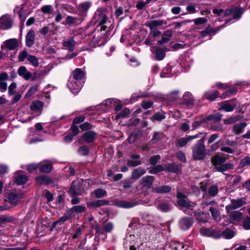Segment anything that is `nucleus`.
<instances>
[{"mask_svg":"<svg viewBox=\"0 0 250 250\" xmlns=\"http://www.w3.org/2000/svg\"><path fill=\"white\" fill-rule=\"evenodd\" d=\"M201 234L205 236H210L214 238H219L220 237V234L216 232L212 229L202 228L200 230Z\"/></svg>","mask_w":250,"mask_h":250,"instance_id":"2eb2a0df","label":"nucleus"},{"mask_svg":"<svg viewBox=\"0 0 250 250\" xmlns=\"http://www.w3.org/2000/svg\"><path fill=\"white\" fill-rule=\"evenodd\" d=\"M4 44L9 50H13L18 47V41L16 39H10L4 42Z\"/></svg>","mask_w":250,"mask_h":250,"instance_id":"412c9836","label":"nucleus"},{"mask_svg":"<svg viewBox=\"0 0 250 250\" xmlns=\"http://www.w3.org/2000/svg\"><path fill=\"white\" fill-rule=\"evenodd\" d=\"M85 120V117L83 115L76 117L73 122V124H78L83 122Z\"/></svg>","mask_w":250,"mask_h":250,"instance_id":"338daca9","label":"nucleus"},{"mask_svg":"<svg viewBox=\"0 0 250 250\" xmlns=\"http://www.w3.org/2000/svg\"><path fill=\"white\" fill-rule=\"evenodd\" d=\"M24 4L17 6L14 10L15 13H17L18 14L19 18L22 21H23L25 19V17L23 15V9L24 8Z\"/></svg>","mask_w":250,"mask_h":250,"instance_id":"c9c22d12","label":"nucleus"},{"mask_svg":"<svg viewBox=\"0 0 250 250\" xmlns=\"http://www.w3.org/2000/svg\"><path fill=\"white\" fill-rule=\"evenodd\" d=\"M106 193V191L103 189H97L95 190L93 192L95 197L98 198L104 196Z\"/></svg>","mask_w":250,"mask_h":250,"instance_id":"8fccbe9b","label":"nucleus"},{"mask_svg":"<svg viewBox=\"0 0 250 250\" xmlns=\"http://www.w3.org/2000/svg\"><path fill=\"white\" fill-rule=\"evenodd\" d=\"M115 206L118 207L129 208L138 205L137 202H130L125 201H118L115 203Z\"/></svg>","mask_w":250,"mask_h":250,"instance_id":"f3484780","label":"nucleus"},{"mask_svg":"<svg viewBox=\"0 0 250 250\" xmlns=\"http://www.w3.org/2000/svg\"><path fill=\"white\" fill-rule=\"evenodd\" d=\"M21 171H18V175L16 179V182L18 185H22L27 181V177L25 175L21 174Z\"/></svg>","mask_w":250,"mask_h":250,"instance_id":"f704fd0d","label":"nucleus"},{"mask_svg":"<svg viewBox=\"0 0 250 250\" xmlns=\"http://www.w3.org/2000/svg\"><path fill=\"white\" fill-rule=\"evenodd\" d=\"M141 164V161L140 160H130L127 161V164L129 166L135 167L140 165Z\"/></svg>","mask_w":250,"mask_h":250,"instance_id":"680f3d73","label":"nucleus"},{"mask_svg":"<svg viewBox=\"0 0 250 250\" xmlns=\"http://www.w3.org/2000/svg\"><path fill=\"white\" fill-rule=\"evenodd\" d=\"M247 124L245 122H241L235 125L233 128V131L235 134H240L243 132Z\"/></svg>","mask_w":250,"mask_h":250,"instance_id":"7c9ffc66","label":"nucleus"},{"mask_svg":"<svg viewBox=\"0 0 250 250\" xmlns=\"http://www.w3.org/2000/svg\"><path fill=\"white\" fill-rule=\"evenodd\" d=\"M243 217V213L238 211L231 212L229 215V219L232 223L240 221Z\"/></svg>","mask_w":250,"mask_h":250,"instance_id":"a878e982","label":"nucleus"},{"mask_svg":"<svg viewBox=\"0 0 250 250\" xmlns=\"http://www.w3.org/2000/svg\"><path fill=\"white\" fill-rule=\"evenodd\" d=\"M218 192V188L216 186H211L208 189V194L211 196H215Z\"/></svg>","mask_w":250,"mask_h":250,"instance_id":"864d4df0","label":"nucleus"},{"mask_svg":"<svg viewBox=\"0 0 250 250\" xmlns=\"http://www.w3.org/2000/svg\"><path fill=\"white\" fill-rule=\"evenodd\" d=\"M177 197L178 199V203L179 206L187 208L186 213L190 214V212L188 210H191L196 204L194 203L188 202L186 196L182 193L178 192L177 194Z\"/></svg>","mask_w":250,"mask_h":250,"instance_id":"20e7f679","label":"nucleus"},{"mask_svg":"<svg viewBox=\"0 0 250 250\" xmlns=\"http://www.w3.org/2000/svg\"><path fill=\"white\" fill-rule=\"evenodd\" d=\"M205 146L198 144L193 148V156L195 159H203L206 156Z\"/></svg>","mask_w":250,"mask_h":250,"instance_id":"423d86ee","label":"nucleus"},{"mask_svg":"<svg viewBox=\"0 0 250 250\" xmlns=\"http://www.w3.org/2000/svg\"><path fill=\"white\" fill-rule=\"evenodd\" d=\"M222 116L218 113L210 115L205 120L206 122L212 121L213 122H218L221 120Z\"/></svg>","mask_w":250,"mask_h":250,"instance_id":"a19ab883","label":"nucleus"},{"mask_svg":"<svg viewBox=\"0 0 250 250\" xmlns=\"http://www.w3.org/2000/svg\"><path fill=\"white\" fill-rule=\"evenodd\" d=\"M151 51L152 52L155 53L156 58L158 60H162L165 56V53L164 51L159 48L152 46L151 47Z\"/></svg>","mask_w":250,"mask_h":250,"instance_id":"393cba45","label":"nucleus"},{"mask_svg":"<svg viewBox=\"0 0 250 250\" xmlns=\"http://www.w3.org/2000/svg\"><path fill=\"white\" fill-rule=\"evenodd\" d=\"M36 181L38 183L40 184H46L48 181V178L46 176H41L36 178Z\"/></svg>","mask_w":250,"mask_h":250,"instance_id":"13d9d810","label":"nucleus"},{"mask_svg":"<svg viewBox=\"0 0 250 250\" xmlns=\"http://www.w3.org/2000/svg\"><path fill=\"white\" fill-rule=\"evenodd\" d=\"M28 56L29 55H28L27 51L25 50H23L20 52L18 56V59L19 61L23 62L25 58H27V59Z\"/></svg>","mask_w":250,"mask_h":250,"instance_id":"6e6d98bb","label":"nucleus"},{"mask_svg":"<svg viewBox=\"0 0 250 250\" xmlns=\"http://www.w3.org/2000/svg\"><path fill=\"white\" fill-rule=\"evenodd\" d=\"M244 4H245L246 8L250 7V0H243V1L241 2L242 7L236 9L234 12L233 18L234 19L238 20L241 17L244 12L243 7Z\"/></svg>","mask_w":250,"mask_h":250,"instance_id":"9b49d317","label":"nucleus"},{"mask_svg":"<svg viewBox=\"0 0 250 250\" xmlns=\"http://www.w3.org/2000/svg\"><path fill=\"white\" fill-rule=\"evenodd\" d=\"M85 209L86 208L85 205L75 206L68 209L67 213H70L71 215L73 213L80 214L84 212L85 211Z\"/></svg>","mask_w":250,"mask_h":250,"instance_id":"4be33fe9","label":"nucleus"},{"mask_svg":"<svg viewBox=\"0 0 250 250\" xmlns=\"http://www.w3.org/2000/svg\"><path fill=\"white\" fill-rule=\"evenodd\" d=\"M154 178L152 176H146L143 177L140 180V185L143 188L149 189L152 187Z\"/></svg>","mask_w":250,"mask_h":250,"instance_id":"f8f14e48","label":"nucleus"},{"mask_svg":"<svg viewBox=\"0 0 250 250\" xmlns=\"http://www.w3.org/2000/svg\"><path fill=\"white\" fill-rule=\"evenodd\" d=\"M76 42L73 38H71L68 40L63 42V46L67 48L69 51H72L74 49Z\"/></svg>","mask_w":250,"mask_h":250,"instance_id":"cd10ccee","label":"nucleus"},{"mask_svg":"<svg viewBox=\"0 0 250 250\" xmlns=\"http://www.w3.org/2000/svg\"><path fill=\"white\" fill-rule=\"evenodd\" d=\"M196 219L200 222H206L207 221L208 217L203 212H200L195 214Z\"/></svg>","mask_w":250,"mask_h":250,"instance_id":"09e8293b","label":"nucleus"},{"mask_svg":"<svg viewBox=\"0 0 250 250\" xmlns=\"http://www.w3.org/2000/svg\"><path fill=\"white\" fill-rule=\"evenodd\" d=\"M69 194L72 196H74L79 194L74 185V183H72L71 185V186L69 190Z\"/></svg>","mask_w":250,"mask_h":250,"instance_id":"0e129e2a","label":"nucleus"},{"mask_svg":"<svg viewBox=\"0 0 250 250\" xmlns=\"http://www.w3.org/2000/svg\"><path fill=\"white\" fill-rule=\"evenodd\" d=\"M243 227L245 229H250V217H246L243 222Z\"/></svg>","mask_w":250,"mask_h":250,"instance_id":"5fc2aeb1","label":"nucleus"},{"mask_svg":"<svg viewBox=\"0 0 250 250\" xmlns=\"http://www.w3.org/2000/svg\"><path fill=\"white\" fill-rule=\"evenodd\" d=\"M239 120L238 116L230 117L227 119H224L223 122L225 124H232Z\"/></svg>","mask_w":250,"mask_h":250,"instance_id":"a18cd8bd","label":"nucleus"},{"mask_svg":"<svg viewBox=\"0 0 250 250\" xmlns=\"http://www.w3.org/2000/svg\"><path fill=\"white\" fill-rule=\"evenodd\" d=\"M108 203V201L104 200H98L92 202L91 206L94 207H99L104 206Z\"/></svg>","mask_w":250,"mask_h":250,"instance_id":"c03bdc74","label":"nucleus"},{"mask_svg":"<svg viewBox=\"0 0 250 250\" xmlns=\"http://www.w3.org/2000/svg\"><path fill=\"white\" fill-rule=\"evenodd\" d=\"M91 5V3L88 1L80 4L78 6L79 14L80 15H85L90 7Z\"/></svg>","mask_w":250,"mask_h":250,"instance_id":"aec40b11","label":"nucleus"},{"mask_svg":"<svg viewBox=\"0 0 250 250\" xmlns=\"http://www.w3.org/2000/svg\"><path fill=\"white\" fill-rule=\"evenodd\" d=\"M172 36V32L169 30H167L164 33L162 39L158 41V43L162 44L167 42Z\"/></svg>","mask_w":250,"mask_h":250,"instance_id":"c85d7f7f","label":"nucleus"},{"mask_svg":"<svg viewBox=\"0 0 250 250\" xmlns=\"http://www.w3.org/2000/svg\"><path fill=\"white\" fill-rule=\"evenodd\" d=\"M12 26V21L10 16L7 15L2 16L0 18V28L3 30H6Z\"/></svg>","mask_w":250,"mask_h":250,"instance_id":"6e6552de","label":"nucleus"},{"mask_svg":"<svg viewBox=\"0 0 250 250\" xmlns=\"http://www.w3.org/2000/svg\"><path fill=\"white\" fill-rule=\"evenodd\" d=\"M220 234V236L222 235L224 238L228 239L233 238L235 235V232L229 229H226L224 231L218 232Z\"/></svg>","mask_w":250,"mask_h":250,"instance_id":"c756f323","label":"nucleus"},{"mask_svg":"<svg viewBox=\"0 0 250 250\" xmlns=\"http://www.w3.org/2000/svg\"><path fill=\"white\" fill-rule=\"evenodd\" d=\"M84 76V72L80 68H76L73 72L72 76L70 77L67 83V86L72 93L76 94L81 90L82 85H78L77 87L76 86L75 88H74L73 84L75 83V80L81 82Z\"/></svg>","mask_w":250,"mask_h":250,"instance_id":"f03ea898","label":"nucleus"},{"mask_svg":"<svg viewBox=\"0 0 250 250\" xmlns=\"http://www.w3.org/2000/svg\"><path fill=\"white\" fill-rule=\"evenodd\" d=\"M23 194L21 192H11L8 194V199L9 202L14 206L22 198Z\"/></svg>","mask_w":250,"mask_h":250,"instance_id":"9d476101","label":"nucleus"},{"mask_svg":"<svg viewBox=\"0 0 250 250\" xmlns=\"http://www.w3.org/2000/svg\"><path fill=\"white\" fill-rule=\"evenodd\" d=\"M153 229V227L150 226L149 225L143 226L141 229H140L139 236L140 239H141L142 241L146 240L147 237L149 235Z\"/></svg>","mask_w":250,"mask_h":250,"instance_id":"1a4fd4ad","label":"nucleus"},{"mask_svg":"<svg viewBox=\"0 0 250 250\" xmlns=\"http://www.w3.org/2000/svg\"><path fill=\"white\" fill-rule=\"evenodd\" d=\"M113 225L111 222H108L104 226V230L106 232H111L113 229Z\"/></svg>","mask_w":250,"mask_h":250,"instance_id":"052dcab7","label":"nucleus"},{"mask_svg":"<svg viewBox=\"0 0 250 250\" xmlns=\"http://www.w3.org/2000/svg\"><path fill=\"white\" fill-rule=\"evenodd\" d=\"M39 164L40 171L42 172H49L52 170V164L47 160L43 161Z\"/></svg>","mask_w":250,"mask_h":250,"instance_id":"dca6fc26","label":"nucleus"},{"mask_svg":"<svg viewBox=\"0 0 250 250\" xmlns=\"http://www.w3.org/2000/svg\"><path fill=\"white\" fill-rule=\"evenodd\" d=\"M250 166V156H246L241 161L239 167H243L246 166Z\"/></svg>","mask_w":250,"mask_h":250,"instance_id":"603ef678","label":"nucleus"},{"mask_svg":"<svg viewBox=\"0 0 250 250\" xmlns=\"http://www.w3.org/2000/svg\"><path fill=\"white\" fill-rule=\"evenodd\" d=\"M211 161L216 170L219 172H223L233 168L232 164H223L226 161V158L222 156L215 155L212 158Z\"/></svg>","mask_w":250,"mask_h":250,"instance_id":"7ed1b4c3","label":"nucleus"},{"mask_svg":"<svg viewBox=\"0 0 250 250\" xmlns=\"http://www.w3.org/2000/svg\"><path fill=\"white\" fill-rule=\"evenodd\" d=\"M164 170L163 167L162 165H157L153 167L151 170L149 171V173L152 174H156L163 171Z\"/></svg>","mask_w":250,"mask_h":250,"instance_id":"de8ad7c7","label":"nucleus"},{"mask_svg":"<svg viewBox=\"0 0 250 250\" xmlns=\"http://www.w3.org/2000/svg\"><path fill=\"white\" fill-rule=\"evenodd\" d=\"M38 88L39 85L38 84L32 86L27 92L25 97L28 98L31 97L38 90Z\"/></svg>","mask_w":250,"mask_h":250,"instance_id":"ea45409f","label":"nucleus"},{"mask_svg":"<svg viewBox=\"0 0 250 250\" xmlns=\"http://www.w3.org/2000/svg\"><path fill=\"white\" fill-rule=\"evenodd\" d=\"M231 102L232 104L230 102H226L223 103L221 106V108L227 112L233 111L234 108L236 106V104L234 103L233 101H232Z\"/></svg>","mask_w":250,"mask_h":250,"instance_id":"2f4dec72","label":"nucleus"},{"mask_svg":"<svg viewBox=\"0 0 250 250\" xmlns=\"http://www.w3.org/2000/svg\"><path fill=\"white\" fill-rule=\"evenodd\" d=\"M96 136L97 134L95 132L92 131H88L82 135L81 140H83L86 143H90L94 141Z\"/></svg>","mask_w":250,"mask_h":250,"instance_id":"ddd939ff","label":"nucleus"},{"mask_svg":"<svg viewBox=\"0 0 250 250\" xmlns=\"http://www.w3.org/2000/svg\"><path fill=\"white\" fill-rule=\"evenodd\" d=\"M208 21V20L205 18H198L193 20V21L195 24H201L206 23Z\"/></svg>","mask_w":250,"mask_h":250,"instance_id":"e2e57ef3","label":"nucleus"},{"mask_svg":"<svg viewBox=\"0 0 250 250\" xmlns=\"http://www.w3.org/2000/svg\"><path fill=\"white\" fill-rule=\"evenodd\" d=\"M18 73L25 80L30 79L32 77L31 73L28 71L24 66H21L19 67L18 70Z\"/></svg>","mask_w":250,"mask_h":250,"instance_id":"6ab92c4d","label":"nucleus"},{"mask_svg":"<svg viewBox=\"0 0 250 250\" xmlns=\"http://www.w3.org/2000/svg\"><path fill=\"white\" fill-rule=\"evenodd\" d=\"M107 20L104 10L100 8L96 11L92 22L94 24H97V28L100 26V29H98L97 31L102 33L103 31H105L107 29V26L104 24L107 22Z\"/></svg>","mask_w":250,"mask_h":250,"instance_id":"f257e3e1","label":"nucleus"},{"mask_svg":"<svg viewBox=\"0 0 250 250\" xmlns=\"http://www.w3.org/2000/svg\"><path fill=\"white\" fill-rule=\"evenodd\" d=\"M35 33L34 30H30L26 36V44L28 47H31L34 43Z\"/></svg>","mask_w":250,"mask_h":250,"instance_id":"b1692460","label":"nucleus"},{"mask_svg":"<svg viewBox=\"0 0 250 250\" xmlns=\"http://www.w3.org/2000/svg\"><path fill=\"white\" fill-rule=\"evenodd\" d=\"M135 238L134 235L126 236L125 241V247L127 248L129 246V250H141L140 246L137 244V241L135 240Z\"/></svg>","mask_w":250,"mask_h":250,"instance_id":"39448f33","label":"nucleus"},{"mask_svg":"<svg viewBox=\"0 0 250 250\" xmlns=\"http://www.w3.org/2000/svg\"><path fill=\"white\" fill-rule=\"evenodd\" d=\"M198 137V135L188 136L187 137H183L178 139L176 142V145L177 147H181L185 146L187 143L193 139Z\"/></svg>","mask_w":250,"mask_h":250,"instance_id":"4468645a","label":"nucleus"},{"mask_svg":"<svg viewBox=\"0 0 250 250\" xmlns=\"http://www.w3.org/2000/svg\"><path fill=\"white\" fill-rule=\"evenodd\" d=\"M245 198H241L237 199L231 200V204L226 207L227 210L238 208L246 204Z\"/></svg>","mask_w":250,"mask_h":250,"instance_id":"0eeeda50","label":"nucleus"},{"mask_svg":"<svg viewBox=\"0 0 250 250\" xmlns=\"http://www.w3.org/2000/svg\"><path fill=\"white\" fill-rule=\"evenodd\" d=\"M160 158L161 157L159 155L153 156L150 158V163L153 165H155L157 163L158 161L160 159Z\"/></svg>","mask_w":250,"mask_h":250,"instance_id":"774afa93","label":"nucleus"},{"mask_svg":"<svg viewBox=\"0 0 250 250\" xmlns=\"http://www.w3.org/2000/svg\"><path fill=\"white\" fill-rule=\"evenodd\" d=\"M228 21H227L223 25L217 27V29H212L209 27L207 28L205 30L201 31L200 34L202 37H205L211 34V33H215L217 31H219L222 28L225 27Z\"/></svg>","mask_w":250,"mask_h":250,"instance_id":"5701e85b","label":"nucleus"},{"mask_svg":"<svg viewBox=\"0 0 250 250\" xmlns=\"http://www.w3.org/2000/svg\"><path fill=\"white\" fill-rule=\"evenodd\" d=\"M154 192L159 193H165L169 192L171 190V188L168 186H162L155 187L153 188Z\"/></svg>","mask_w":250,"mask_h":250,"instance_id":"72a5a7b5","label":"nucleus"},{"mask_svg":"<svg viewBox=\"0 0 250 250\" xmlns=\"http://www.w3.org/2000/svg\"><path fill=\"white\" fill-rule=\"evenodd\" d=\"M71 217V214L67 213V214H64V215L60 217L58 220L55 221L54 223L55 225L58 224L59 223L62 224L66 221L70 219Z\"/></svg>","mask_w":250,"mask_h":250,"instance_id":"37998d69","label":"nucleus"},{"mask_svg":"<svg viewBox=\"0 0 250 250\" xmlns=\"http://www.w3.org/2000/svg\"><path fill=\"white\" fill-rule=\"evenodd\" d=\"M43 106V102L36 100L33 102L30 106V109L33 111L42 110Z\"/></svg>","mask_w":250,"mask_h":250,"instance_id":"473e14b6","label":"nucleus"},{"mask_svg":"<svg viewBox=\"0 0 250 250\" xmlns=\"http://www.w3.org/2000/svg\"><path fill=\"white\" fill-rule=\"evenodd\" d=\"M163 23V22L162 20H157L150 21L146 24V26L151 30H152L157 26L162 25Z\"/></svg>","mask_w":250,"mask_h":250,"instance_id":"e433bc0d","label":"nucleus"},{"mask_svg":"<svg viewBox=\"0 0 250 250\" xmlns=\"http://www.w3.org/2000/svg\"><path fill=\"white\" fill-rule=\"evenodd\" d=\"M41 11L44 14H50L52 12L53 8L50 5H46L42 7Z\"/></svg>","mask_w":250,"mask_h":250,"instance_id":"4d7b16f0","label":"nucleus"},{"mask_svg":"<svg viewBox=\"0 0 250 250\" xmlns=\"http://www.w3.org/2000/svg\"><path fill=\"white\" fill-rule=\"evenodd\" d=\"M193 223V220L191 218H183L179 222L180 228L184 230L189 229Z\"/></svg>","mask_w":250,"mask_h":250,"instance_id":"a211bd4d","label":"nucleus"},{"mask_svg":"<svg viewBox=\"0 0 250 250\" xmlns=\"http://www.w3.org/2000/svg\"><path fill=\"white\" fill-rule=\"evenodd\" d=\"M146 173L145 169L141 167L134 169L132 172L131 178L133 179H138Z\"/></svg>","mask_w":250,"mask_h":250,"instance_id":"bb28decb","label":"nucleus"},{"mask_svg":"<svg viewBox=\"0 0 250 250\" xmlns=\"http://www.w3.org/2000/svg\"><path fill=\"white\" fill-rule=\"evenodd\" d=\"M170 205L168 202L163 201L161 202L158 205V209L160 210L166 212L170 209Z\"/></svg>","mask_w":250,"mask_h":250,"instance_id":"4c0bfd02","label":"nucleus"},{"mask_svg":"<svg viewBox=\"0 0 250 250\" xmlns=\"http://www.w3.org/2000/svg\"><path fill=\"white\" fill-rule=\"evenodd\" d=\"M205 97L208 100H213L215 99L218 96V92L215 91L213 93L206 92L205 94Z\"/></svg>","mask_w":250,"mask_h":250,"instance_id":"3c124183","label":"nucleus"},{"mask_svg":"<svg viewBox=\"0 0 250 250\" xmlns=\"http://www.w3.org/2000/svg\"><path fill=\"white\" fill-rule=\"evenodd\" d=\"M27 60L34 66L37 67L39 65L38 59L33 55H29Z\"/></svg>","mask_w":250,"mask_h":250,"instance_id":"49530a36","label":"nucleus"},{"mask_svg":"<svg viewBox=\"0 0 250 250\" xmlns=\"http://www.w3.org/2000/svg\"><path fill=\"white\" fill-rule=\"evenodd\" d=\"M167 170L169 171L176 173L180 171L181 168L179 165L171 164L167 166Z\"/></svg>","mask_w":250,"mask_h":250,"instance_id":"79ce46f5","label":"nucleus"},{"mask_svg":"<svg viewBox=\"0 0 250 250\" xmlns=\"http://www.w3.org/2000/svg\"><path fill=\"white\" fill-rule=\"evenodd\" d=\"M209 210L210 211L211 215L214 219L216 221H219L221 217L220 213L218 211V210L216 209L211 207L209 208Z\"/></svg>","mask_w":250,"mask_h":250,"instance_id":"58836bf2","label":"nucleus"},{"mask_svg":"<svg viewBox=\"0 0 250 250\" xmlns=\"http://www.w3.org/2000/svg\"><path fill=\"white\" fill-rule=\"evenodd\" d=\"M77 18L70 16H68L65 20V24L71 25L76 22Z\"/></svg>","mask_w":250,"mask_h":250,"instance_id":"bf43d9fd","label":"nucleus"},{"mask_svg":"<svg viewBox=\"0 0 250 250\" xmlns=\"http://www.w3.org/2000/svg\"><path fill=\"white\" fill-rule=\"evenodd\" d=\"M17 85L15 83H11L8 87V92L9 95H13L16 92Z\"/></svg>","mask_w":250,"mask_h":250,"instance_id":"69168bd1","label":"nucleus"}]
</instances>
